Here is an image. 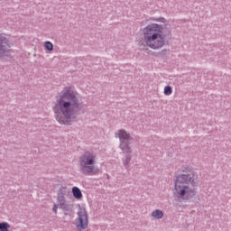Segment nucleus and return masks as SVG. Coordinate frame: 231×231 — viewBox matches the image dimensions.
I'll use <instances>...</instances> for the list:
<instances>
[{
    "instance_id": "obj_1",
    "label": "nucleus",
    "mask_w": 231,
    "mask_h": 231,
    "mask_svg": "<svg viewBox=\"0 0 231 231\" xmlns=\"http://www.w3.org/2000/svg\"><path fill=\"white\" fill-rule=\"evenodd\" d=\"M80 109H82V104L79 101L77 93L69 88L63 89L61 94L58 96L53 107L57 122L63 124V125L71 124L73 116Z\"/></svg>"
},
{
    "instance_id": "obj_15",
    "label": "nucleus",
    "mask_w": 231,
    "mask_h": 231,
    "mask_svg": "<svg viewBox=\"0 0 231 231\" xmlns=\"http://www.w3.org/2000/svg\"><path fill=\"white\" fill-rule=\"evenodd\" d=\"M59 209V206H57V204L53 205L52 210L53 212H55V214H57V210Z\"/></svg>"
},
{
    "instance_id": "obj_13",
    "label": "nucleus",
    "mask_w": 231,
    "mask_h": 231,
    "mask_svg": "<svg viewBox=\"0 0 231 231\" xmlns=\"http://www.w3.org/2000/svg\"><path fill=\"white\" fill-rule=\"evenodd\" d=\"M10 225L8 223H0V231H8Z\"/></svg>"
},
{
    "instance_id": "obj_12",
    "label": "nucleus",
    "mask_w": 231,
    "mask_h": 231,
    "mask_svg": "<svg viewBox=\"0 0 231 231\" xmlns=\"http://www.w3.org/2000/svg\"><path fill=\"white\" fill-rule=\"evenodd\" d=\"M164 95H166V97H170V95H172V88L171 86H166L164 88Z\"/></svg>"
},
{
    "instance_id": "obj_16",
    "label": "nucleus",
    "mask_w": 231,
    "mask_h": 231,
    "mask_svg": "<svg viewBox=\"0 0 231 231\" xmlns=\"http://www.w3.org/2000/svg\"><path fill=\"white\" fill-rule=\"evenodd\" d=\"M160 21L161 23H165V18H162Z\"/></svg>"
},
{
    "instance_id": "obj_9",
    "label": "nucleus",
    "mask_w": 231,
    "mask_h": 231,
    "mask_svg": "<svg viewBox=\"0 0 231 231\" xmlns=\"http://www.w3.org/2000/svg\"><path fill=\"white\" fill-rule=\"evenodd\" d=\"M152 217L153 219H162L163 217V211L160 209H155L152 212Z\"/></svg>"
},
{
    "instance_id": "obj_14",
    "label": "nucleus",
    "mask_w": 231,
    "mask_h": 231,
    "mask_svg": "<svg viewBox=\"0 0 231 231\" xmlns=\"http://www.w3.org/2000/svg\"><path fill=\"white\" fill-rule=\"evenodd\" d=\"M45 48L48 51H53V44L50 42H45Z\"/></svg>"
},
{
    "instance_id": "obj_11",
    "label": "nucleus",
    "mask_w": 231,
    "mask_h": 231,
    "mask_svg": "<svg viewBox=\"0 0 231 231\" xmlns=\"http://www.w3.org/2000/svg\"><path fill=\"white\" fill-rule=\"evenodd\" d=\"M58 203L60 207H66V197L58 195Z\"/></svg>"
},
{
    "instance_id": "obj_6",
    "label": "nucleus",
    "mask_w": 231,
    "mask_h": 231,
    "mask_svg": "<svg viewBox=\"0 0 231 231\" xmlns=\"http://www.w3.org/2000/svg\"><path fill=\"white\" fill-rule=\"evenodd\" d=\"M79 220L76 222L77 228L80 230H84L88 228V212L85 208H79Z\"/></svg>"
},
{
    "instance_id": "obj_5",
    "label": "nucleus",
    "mask_w": 231,
    "mask_h": 231,
    "mask_svg": "<svg viewBox=\"0 0 231 231\" xmlns=\"http://www.w3.org/2000/svg\"><path fill=\"white\" fill-rule=\"evenodd\" d=\"M116 134L119 137L120 140L119 147L126 156V159L124 162V165L125 167H128L129 162H131V152H133V150H131V134H129L124 129L118 130Z\"/></svg>"
},
{
    "instance_id": "obj_10",
    "label": "nucleus",
    "mask_w": 231,
    "mask_h": 231,
    "mask_svg": "<svg viewBox=\"0 0 231 231\" xmlns=\"http://www.w3.org/2000/svg\"><path fill=\"white\" fill-rule=\"evenodd\" d=\"M58 196L68 198V196H69V189L67 187H61L59 190Z\"/></svg>"
},
{
    "instance_id": "obj_3",
    "label": "nucleus",
    "mask_w": 231,
    "mask_h": 231,
    "mask_svg": "<svg viewBox=\"0 0 231 231\" xmlns=\"http://www.w3.org/2000/svg\"><path fill=\"white\" fill-rule=\"evenodd\" d=\"M143 41L152 50H161L165 46L163 26L158 23H150L143 30Z\"/></svg>"
},
{
    "instance_id": "obj_2",
    "label": "nucleus",
    "mask_w": 231,
    "mask_h": 231,
    "mask_svg": "<svg viewBox=\"0 0 231 231\" xmlns=\"http://www.w3.org/2000/svg\"><path fill=\"white\" fill-rule=\"evenodd\" d=\"M183 172L176 177L173 189V196L178 199L189 201L198 193V172L190 168H185Z\"/></svg>"
},
{
    "instance_id": "obj_4",
    "label": "nucleus",
    "mask_w": 231,
    "mask_h": 231,
    "mask_svg": "<svg viewBox=\"0 0 231 231\" xmlns=\"http://www.w3.org/2000/svg\"><path fill=\"white\" fill-rule=\"evenodd\" d=\"M95 163H97V154L93 152H86L79 158L80 171L83 174H89L90 176L97 174Z\"/></svg>"
},
{
    "instance_id": "obj_7",
    "label": "nucleus",
    "mask_w": 231,
    "mask_h": 231,
    "mask_svg": "<svg viewBox=\"0 0 231 231\" xmlns=\"http://www.w3.org/2000/svg\"><path fill=\"white\" fill-rule=\"evenodd\" d=\"M10 51V43L6 35L0 34V59Z\"/></svg>"
},
{
    "instance_id": "obj_8",
    "label": "nucleus",
    "mask_w": 231,
    "mask_h": 231,
    "mask_svg": "<svg viewBox=\"0 0 231 231\" xmlns=\"http://www.w3.org/2000/svg\"><path fill=\"white\" fill-rule=\"evenodd\" d=\"M72 194L76 199H82V191L79 187L72 188Z\"/></svg>"
}]
</instances>
